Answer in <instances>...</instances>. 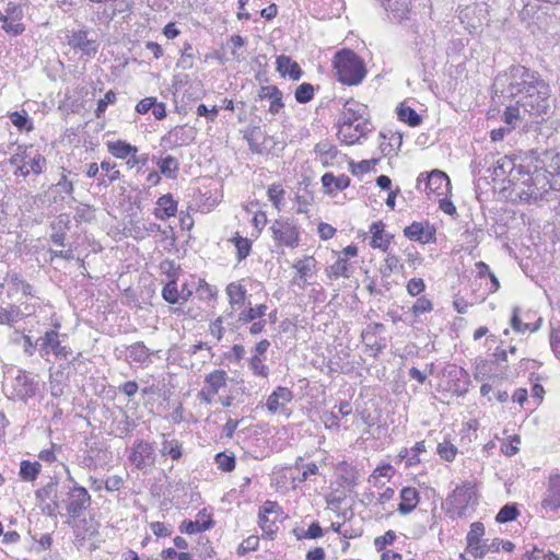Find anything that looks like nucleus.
Segmentation results:
<instances>
[{
	"mask_svg": "<svg viewBox=\"0 0 560 560\" xmlns=\"http://www.w3.org/2000/svg\"><path fill=\"white\" fill-rule=\"evenodd\" d=\"M535 84L544 89V80L540 79L539 74L524 66L516 65L499 73L495 77L493 88L495 93L514 98L522 94L526 86L535 88Z\"/></svg>",
	"mask_w": 560,
	"mask_h": 560,
	"instance_id": "nucleus-1",
	"label": "nucleus"
},
{
	"mask_svg": "<svg viewBox=\"0 0 560 560\" xmlns=\"http://www.w3.org/2000/svg\"><path fill=\"white\" fill-rule=\"evenodd\" d=\"M334 68L338 81L346 85H358L366 75L363 60L350 49L340 50L335 55Z\"/></svg>",
	"mask_w": 560,
	"mask_h": 560,
	"instance_id": "nucleus-2",
	"label": "nucleus"
},
{
	"mask_svg": "<svg viewBox=\"0 0 560 560\" xmlns=\"http://www.w3.org/2000/svg\"><path fill=\"white\" fill-rule=\"evenodd\" d=\"M476 501L477 497L470 483L456 487L446 500L448 505L447 514L452 518L462 517L465 515L466 509Z\"/></svg>",
	"mask_w": 560,
	"mask_h": 560,
	"instance_id": "nucleus-3",
	"label": "nucleus"
},
{
	"mask_svg": "<svg viewBox=\"0 0 560 560\" xmlns=\"http://www.w3.org/2000/svg\"><path fill=\"white\" fill-rule=\"evenodd\" d=\"M272 238L279 244L290 248L299 245L300 233L298 226L289 219L279 218L270 226Z\"/></svg>",
	"mask_w": 560,
	"mask_h": 560,
	"instance_id": "nucleus-4",
	"label": "nucleus"
},
{
	"mask_svg": "<svg viewBox=\"0 0 560 560\" xmlns=\"http://www.w3.org/2000/svg\"><path fill=\"white\" fill-rule=\"evenodd\" d=\"M538 93L537 94H527L520 96L516 101V104L523 108L524 112L528 113L533 116H540L545 114L549 107L548 104V95H549V86L544 81V89L534 85Z\"/></svg>",
	"mask_w": 560,
	"mask_h": 560,
	"instance_id": "nucleus-5",
	"label": "nucleus"
},
{
	"mask_svg": "<svg viewBox=\"0 0 560 560\" xmlns=\"http://www.w3.org/2000/svg\"><path fill=\"white\" fill-rule=\"evenodd\" d=\"M62 503L70 517L80 518L91 505V495L84 487L73 486L67 492V498L62 500Z\"/></svg>",
	"mask_w": 560,
	"mask_h": 560,
	"instance_id": "nucleus-6",
	"label": "nucleus"
},
{
	"mask_svg": "<svg viewBox=\"0 0 560 560\" xmlns=\"http://www.w3.org/2000/svg\"><path fill=\"white\" fill-rule=\"evenodd\" d=\"M156 455L153 445L144 440H137L131 447L128 460L138 470H147L155 463Z\"/></svg>",
	"mask_w": 560,
	"mask_h": 560,
	"instance_id": "nucleus-7",
	"label": "nucleus"
},
{
	"mask_svg": "<svg viewBox=\"0 0 560 560\" xmlns=\"http://www.w3.org/2000/svg\"><path fill=\"white\" fill-rule=\"evenodd\" d=\"M36 345H38L42 358H45L50 352L60 359H67L68 355L71 354V349L61 345L57 330L46 331L44 336L36 340Z\"/></svg>",
	"mask_w": 560,
	"mask_h": 560,
	"instance_id": "nucleus-8",
	"label": "nucleus"
},
{
	"mask_svg": "<svg viewBox=\"0 0 560 560\" xmlns=\"http://www.w3.org/2000/svg\"><path fill=\"white\" fill-rule=\"evenodd\" d=\"M422 176L423 174L418 177L417 189H421V185L423 183L424 190L428 194L435 192L440 196L450 190L451 182L444 172L440 170H433L425 176L424 179H422Z\"/></svg>",
	"mask_w": 560,
	"mask_h": 560,
	"instance_id": "nucleus-9",
	"label": "nucleus"
},
{
	"mask_svg": "<svg viewBox=\"0 0 560 560\" xmlns=\"http://www.w3.org/2000/svg\"><path fill=\"white\" fill-rule=\"evenodd\" d=\"M368 106L361 104L354 100H348L343 104L342 112L338 118V125L355 126L358 122H364L368 125Z\"/></svg>",
	"mask_w": 560,
	"mask_h": 560,
	"instance_id": "nucleus-10",
	"label": "nucleus"
},
{
	"mask_svg": "<svg viewBox=\"0 0 560 560\" xmlns=\"http://www.w3.org/2000/svg\"><path fill=\"white\" fill-rule=\"evenodd\" d=\"M196 130L192 127L176 126L165 135L161 142L170 149H175L183 145H188L196 139Z\"/></svg>",
	"mask_w": 560,
	"mask_h": 560,
	"instance_id": "nucleus-11",
	"label": "nucleus"
},
{
	"mask_svg": "<svg viewBox=\"0 0 560 560\" xmlns=\"http://www.w3.org/2000/svg\"><path fill=\"white\" fill-rule=\"evenodd\" d=\"M529 153L532 160L536 163L534 165L533 174L536 175L537 179L541 170L552 172L560 171V152L553 153L547 150L542 152H539L538 150H532Z\"/></svg>",
	"mask_w": 560,
	"mask_h": 560,
	"instance_id": "nucleus-12",
	"label": "nucleus"
},
{
	"mask_svg": "<svg viewBox=\"0 0 560 560\" xmlns=\"http://www.w3.org/2000/svg\"><path fill=\"white\" fill-rule=\"evenodd\" d=\"M404 235L410 241L428 244L435 241V229L429 222H412L404 229Z\"/></svg>",
	"mask_w": 560,
	"mask_h": 560,
	"instance_id": "nucleus-13",
	"label": "nucleus"
},
{
	"mask_svg": "<svg viewBox=\"0 0 560 560\" xmlns=\"http://www.w3.org/2000/svg\"><path fill=\"white\" fill-rule=\"evenodd\" d=\"M213 526V521L209 514L206 513V510H201L197 514V520H185L182 522L179 526V530L186 534H198L205 530L210 529Z\"/></svg>",
	"mask_w": 560,
	"mask_h": 560,
	"instance_id": "nucleus-14",
	"label": "nucleus"
},
{
	"mask_svg": "<svg viewBox=\"0 0 560 560\" xmlns=\"http://www.w3.org/2000/svg\"><path fill=\"white\" fill-rule=\"evenodd\" d=\"M293 399V393L283 386H278L267 398L266 407L269 412L277 413L284 409L285 404Z\"/></svg>",
	"mask_w": 560,
	"mask_h": 560,
	"instance_id": "nucleus-15",
	"label": "nucleus"
},
{
	"mask_svg": "<svg viewBox=\"0 0 560 560\" xmlns=\"http://www.w3.org/2000/svg\"><path fill=\"white\" fill-rule=\"evenodd\" d=\"M542 509L556 511L560 508V476L553 475L549 478L548 489L544 500Z\"/></svg>",
	"mask_w": 560,
	"mask_h": 560,
	"instance_id": "nucleus-16",
	"label": "nucleus"
},
{
	"mask_svg": "<svg viewBox=\"0 0 560 560\" xmlns=\"http://www.w3.org/2000/svg\"><path fill=\"white\" fill-rule=\"evenodd\" d=\"M384 228L385 224L382 221H376L372 223V225L370 226V232L372 234L370 245L373 248H380L383 252H387L394 235L385 233Z\"/></svg>",
	"mask_w": 560,
	"mask_h": 560,
	"instance_id": "nucleus-17",
	"label": "nucleus"
},
{
	"mask_svg": "<svg viewBox=\"0 0 560 560\" xmlns=\"http://www.w3.org/2000/svg\"><path fill=\"white\" fill-rule=\"evenodd\" d=\"M89 32L81 30L73 32L69 39V45L74 49H80L88 56H94L97 51V45L95 40L88 38Z\"/></svg>",
	"mask_w": 560,
	"mask_h": 560,
	"instance_id": "nucleus-18",
	"label": "nucleus"
},
{
	"mask_svg": "<svg viewBox=\"0 0 560 560\" xmlns=\"http://www.w3.org/2000/svg\"><path fill=\"white\" fill-rule=\"evenodd\" d=\"M258 97L260 100L268 98L271 103L269 112L278 114L283 107L282 92L276 85H265L259 89Z\"/></svg>",
	"mask_w": 560,
	"mask_h": 560,
	"instance_id": "nucleus-19",
	"label": "nucleus"
},
{
	"mask_svg": "<svg viewBox=\"0 0 560 560\" xmlns=\"http://www.w3.org/2000/svg\"><path fill=\"white\" fill-rule=\"evenodd\" d=\"M100 524L92 517L80 518L73 526V534L78 540L90 539L97 535Z\"/></svg>",
	"mask_w": 560,
	"mask_h": 560,
	"instance_id": "nucleus-20",
	"label": "nucleus"
},
{
	"mask_svg": "<svg viewBox=\"0 0 560 560\" xmlns=\"http://www.w3.org/2000/svg\"><path fill=\"white\" fill-rule=\"evenodd\" d=\"M400 500L397 511L402 515L409 514L419 503V492L416 488L405 487L400 491Z\"/></svg>",
	"mask_w": 560,
	"mask_h": 560,
	"instance_id": "nucleus-21",
	"label": "nucleus"
},
{
	"mask_svg": "<svg viewBox=\"0 0 560 560\" xmlns=\"http://www.w3.org/2000/svg\"><path fill=\"white\" fill-rule=\"evenodd\" d=\"M277 71L282 75H289L292 80H300L303 71L300 66L285 55L277 57Z\"/></svg>",
	"mask_w": 560,
	"mask_h": 560,
	"instance_id": "nucleus-22",
	"label": "nucleus"
},
{
	"mask_svg": "<svg viewBox=\"0 0 560 560\" xmlns=\"http://www.w3.org/2000/svg\"><path fill=\"white\" fill-rule=\"evenodd\" d=\"M156 205L158 207L154 209L153 214L161 220L175 215L177 211V201L171 194L161 196Z\"/></svg>",
	"mask_w": 560,
	"mask_h": 560,
	"instance_id": "nucleus-23",
	"label": "nucleus"
},
{
	"mask_svg": "<svg viewBox=\"0 0 560 560\" xmlns=\"http://www.w3.org/2000/svg\"><path fill=\"white\" fill-rule=\"evenodd\" d=\"M383 7L398 22L408 19L410 13V0H382Z\"/></svg>",
	"mask_w": 560,
	"mask_h": 560,
	"instance_id": "nucleus-24",
	"label": "nucleus"
},
{
	"mask_svg": "<svg viewBox=\"0 0 560 560\" xmlns=\"http://www.w3.org/2000/svg\"><path fill=\"white\" fill-rule=\"evenodd\" d=\"M322 184L326 192L332 195L335 191L343 190L349 187L350 178L345 174L335 176L332 173H325L322 176Z\"/></svg>",
	"mask_w": 560,
	"mask_h": 560,
	"instance_id": "nucleus-25",
	"label": "nucleus"
},
{
	"mask_svg": "<svg viewBox=\"0 0 560 560\" xmlns=\"http://www.w3.org/2000/svg\"><path fill=\"white\" fill-rule=\"evenodd\" d=\"M338 136L341 139L342 142L347 144H352L355 141L359 140V138L364 135L366 128H365V121L364 122H358L355 126H343L338 125Z\"/></svg>",
	"mask_w": 560,
	"mask_h": 560,
	"instance_id": "nucleus-26",
	"label": "nucleus"
},
{
	"mask_svg": "<svg viewBox=\"0 0 560 560\" xmlns=\"http://www.w3.org/2000/svg\"><path fill=\"white\" fill-rule=\"evenodd\" d=\"M228 373L224 370H214L205 377V384L209 389V395H217L219 390L226 386Z\"/></svg>",
	"mask_w": 560,
	"mask_h": 560,
	"instance_id": "nucleus-27",
	"label": "nucleus"
},
{
	"mask_svg": "<svg viewBox=\"0 0 560 560\" xmlns=\"http://www.w3.org/2000/svg\"><path fill=\"white\" fill-rule=\"evenodd\" d=\"M127 359L130 362L147 364L150 362L152 352L144 346L143 342L138 341L127 348Z\"/></svg>",
	"mask_w": 560,
	"mask_h": 560,
	"instance_id": "nucleus-28",
	"label": "nucleus"
},
{
	"mask_svg": "<svg viewBox=\"0 0 560 560\" xmlns=\"http://www.w3.org/2000/svg\"><path fill=\"white\" fill-rule=\"evenodd\" d=\"M4 281L9 282L14 290H21L26 296H35L34 288L16 272H8Z\"/></svg>",
	"mask_w": 560,
	"mask_h": 560,
	"instance_id": "nucleus-29",
	"label": "nucleus"
},
{
	"mask_svg": "<svg viewBox=\"0 0 560 560\" xmlns=\"http://www.w3.org/2000/svg\"><path fill=\"white\" fill-rule=\"evenodd\" d=\"M514 171H516L517 174H522L523 165L516 167L510 158L503 156L497 161V166L494 167L493 174L495 177H504L508 174L513 175Z\"/></svg>",
	"mask_w": 560,
	"mask_h": 560,
	"instance_id": "nucleus-30",
	"label": "nucleus"
},
{
	"mask_svg": "<svg viewBox=\"0 0 560 560\" xmlns=\"http://www.w3.org/2000/svg\"><path fill=\"white\" fill-rule=\"evenodd\" d=\"M108 151L117 159H126L131 153H137L138 148L127 143L125 141L118 140L115 142L107 143Z\"/></svg>",
	"mask_w": 560,
	"mask_h": 560,
	"instance_id": "nucleus-31",
	"label": "nucleus"
},
{
	"mask_svg": "<svg viewBox=\"0 0 560 560\" xmlns=\"http://www.w3.org/2000/svg\"><path fill=\"white\" fill-rule=\"evenodd\" d=\"M485 534V526L480 522H475L470 525V530L467 534V544L470 552L478 551L479 542Z\"/></svg>",
	"mask_w": 560,
	"mask_h": 560,
	"instance_id": "nucleus-32",
	"label": "nucleus"
},
{
	"mask_svg": "<svg viewBox=\"0 0 560 560\" xmlns=\"http://www.w3.org/2000/svg\"><path fill=\"white\" fill-rule=\"evenodd\" d=\"M22 315L20 307L14 304H10L8 307L0 306V325L13 326Z\"/></svg>",
	"mask_w": 560,
	"mask_h": 560,
	"instance_id": "nucleus-33",
	"label": "nucleus"
},
{
	"mask_svg": "<svg viewBox=\"0 0 560 560\" xmlns=\"http://www.w3.org/2000/svg\"><path fill=\"white\" fill-rule=\"evenodd\" d=\"M520 312H521V310L518 306H515L513 308L512 317L510 320V325L513 328V330L516 332H522V334L527 330L536 331L539 328L541 319L539 318L538 322L534 325L523 323L520 318Z\"/></svg>",
	"mask_w": 560,
	"mask_h": 560,
	"instance_id": "nucleus-34",
	"label": "nucleus"
},
{
	"mask_svg": "<svg viewBox=\"0 0 560 560\" xmlns=\"http://www.w3.org/2000/svg\"><path fill=\"white\" fill-rule=\"evenodd\" d=\"M159 170L167 178H175L179 168L177 159L172 155H167L158 162Z\"/></svg>",
	"mask_w": 560,
	"mask_h": 560,
	"instance_id": "nucleus-35",
	"label": "nucleus"
},
{
	"mask_svg": "<svg viewBox=\"0 0 560 560\" xmlns=\"http://www.w3.org/2000/svg\"><path fill=\"white\" fill-rule=\"evenodd\" d=\"M397 116L399 120L411 127H417L422 121V117L413 108L404 106L402 104L397 108Z\"/></svg>",
	"mask_w": 560,
	"mask_h": 560,
	"instance_id": "nucleus-36",
	"label": "nucleus"
},
{
	"mask_svg": "<svg viewBox=\"0 0 560 560\" xmlns=\"http://www.w3.org/2000/svg\"><path fill=\"white\" fill-rule=\"evenodd\" d=\"M161 453L163 456H170L173 460H178L183 456L182 444L178 440L164 439Z\"/></svg>",
	"mask_w": 560,
	"mask_h": 560,
	"instance_id": "nucleus-37",
	"label": "nucleus"
},
{
	"mask_svg": "<svg viewBox=\"0 0 560 560\" xmlns=\"http://www.w3.org/2000/svg\"><path fill=\"white\" fill-rule=\"evenodd\" d=\"M246 290L243 285L237 283H231L226 288V294L230 300L231 306L234 308L235 306H241L245 300Z\"/></svg>",
	"mask_w": 560,
	"mask_h": 560,
	"instance_id": "nucleus-38",
	"label": "nucleus"
},
{
	"mask_svg": "<svg viewBox=\"0 0 560 560\" xmlns=\"http://www.w3.org/2000/svg\"><path fill=\"white\" fill-rule=\"evenodd\" d=\"M162 298L170 304L182 303L176 279L170 280L162 290Z\"/></svg>",
	"mask_w": 560,
	"mask_h": 560,
	"instance_id": "nucleus-39",
	"label": "nucleus"
},
{
	"mask_svg": "<svg viewBox=\"0 0 560 560\" xmlns=\"http://www.w3.org/2000/svg\"><path fill=\"white\" fill-rule=\"evenodd\" d=\"M266 312H267V305H265V304H259L255 307H249L247 310L242 311L238 314V322H241L243 324L254 322L255 319L261 318L262 316H265Z\"/></svg>",
	"mask_w": 560,
	"mask_h": 560,
	"instance_id": "nucleus-40",
	"label": "nucleus"
},
{
	"mask_svg": "<svg viewBox=\"0 0 560 560\" xmlns=\"http://www.w3.org/2000/svg\"><path fill=\"white\" fill-rule=\"evenodd\" d=\"M349 264L347 258L339 257L335 264L327 268V276L330 279H338L340 277L348 278Z\"/></svg>",
	"mask_w": 560,
	"mask_h": 560,
	"instance_id": "nucleus-41",
	"label": "nucleus"
},
{
	"mask_svg": "<svg viewBox=\"0 0 560 560\" xmlns=\"http://www.w3.org/2000/svg\"><path fill=\"white\" fill-rule=\"evenodd\" d=\"M314 151L315 153L319 154L323 163H328L329 161H332L338 154L337 148L329 143L328 141L318 142L315 145Z\"/></svg>",
	"mask_w": 560,
	"mask_h": 560,
	"instance_id": "nucleus-42",
	"label": "nucleus"
},
{
	"mask_svg": "<svg viewBox=\"0 0 560 560\" xmlns=\"http://www.w3.org/2000/svg\"><path fill=\"white\" fill-rule=\"evenodd\" d=\"M57 485L58 482L56 480H50L47 485L39 488L35 492V498L39 503H45V501L49 499H56L57 495Z\"/></svg>",
	"mask_w": 560,
	"mask_h": 560,
	"instance_id": "nucleus-43",
	"label": "nucleus"
},
{
	"mask_svg": "<svg viewBox=\"0 0 560 560\" xmlns=\"http://www.w3.org/2000/svg\"><path fill=\"white\" fill-rule=\"evenodd\" d=\"M40 470V464L23 460L20 466V476L26 481H33L37 478Z\"/></svg>",
	"mask_w": 560,
	"mask_h": 560,
	"instance_id": "nucleus-44",
	"label": "nucleus"
},
{
	"mask_svg": "<svg viewBox=\"0 0 560 560\" xmlns=\"http://www.w3.org/2000/svg\"><path fill=\"white\" fill-rule=\"evenodd\" d=\"M294 97L298 103H308L314 97V86L311 83L300 84L294 93Z\"/></svg>",
	"mask_w": 560,
	"mask_h": 560,
	"instance_id": "nucleus-45",
	"label": "nucleus"
},
{
	"mask_svg": "<svg viewBox=\"0 0 560 560\" xmlns=\"http://www.w3.org/2000/svg\"><path fill=\"white\" fill-rule=\"evenodd\" d=\"M234 245L236 247V255L238 261L245 259L252 249V241L247 237L236 236L233 238Z\"/></svg>",
	"mask_w": 560,
	"mask_h": 560,
	"instance_id": "nucleus-46",
	"label": "nucleus"
},
{
	"mask_svg": "<svg viewBox=\"0 0 560 560\" xmlns=\"http://www.w3.org/2000/svg\"><path fill=\"white\" fill-rule=\"evenodd\" d=\"M315 259L312 256L305 257L304 259H300L295 261L293 267L298 270L299 276L301 279H304V282L306 281V277L312 271V269L315 268Z\"/></svg>",
	"mask_w": 560,
	"mask_h": 560,
	"instance_id": "nucleus-47",
	"label": "nucleus"
},
{
	"mask_svg": "<svg viewBox=\"0 0 560 560\" xmlns=\"http://www.w3.org/2000/svg\"><path fill=\"white\" fill-rule=\"evenodd\" d=\"M214 462L222 471H232L235 468V456L221 452L215 455Z\"/></svg>",
	"mask_w": 560,
	"mask_h": 560,
	"instance_id": "nucleus-48",
	"label": "nucleus"
},
{
	"mask_svg": "<svg viewBox=\"0 0 560 560\" xmlns=\"http://www.w3.org/2000/svg\"><path fill=\"white\" fill-rule=\"evenodd\" d=\"M518 515L515 504H505L495 516L498 523H508L514 521Z\"/></svg>",
	"mask_w": 560,
	"mask_h": 560,
	"instance_id": "nucleus-49",
	"label": "nucleus"
},
{
	"mask_svg": "<svg viewBox=\"0 0 560 560\" xmlns=\"http://www.w3.org/2000/svg\"><path fill=\"white\" fill-rule=\"evenodd\" d=\"M11 122L19 128L20 130L31 131L33 129V124L31 122L27 114L14 112L10 115Z\"/></svg>",
	"mask_w": 560,
	"mask_h": 560,
	"instance_id": "nucleus-50",
	"label": "nucleus"
},
{
	"mask_svg": "<svg viewBox=\"0 0 560 560\" xmlns=\"http://www.w3.org/2000/svg\"><path fill=\"white\" fill-rule=\"evenodd\" d=\"M433 310V303L425 296L418 298L417 301L410 308V312L415 316H419L424 313H429Z\"/></svg>",
	"mask_w": 560,
	"mask_h": 560,
	"instance_id": "nucleus-51",
	"label": "nucleus"
},
{
	"mask_svg": "<svg viewBox=\"0 0 560 560\" xmlns=\"http://www.w3.org/2000/svg\"><path fill=\"white\" fill-rule=\"evenodd\" d=\"M252 372L261 377H267L269 374V368L262 363V360L258 354H254L248 362Z\"/></svg>",
	"mask_w": 560,
	"mask_h": 560,
	"instance_id": "nucleus-52",
	"label": "nucleus"
},
{
	"mask_svg": "<svg viewBox=\"0 0 560 560\" xmlns=\"http://www.w3.org/2000/svg\"><path fill=\"white\" fill-rule=\"evenodd\" d=\"M269 200L273 203V206L280 210L282 205V199L284 195V190L281 185L272 184L268 187L267 191Z\"/></svg>",
	"mask_w": 560,
	"mask_h": 560,
	"instance_id": "nucleus-53",
	"label": "nucleus"
},
{
	"mask_svg": "<svg viewBox=\"0 0 560 560\" xmlns=\"http://www.w3.org/2000/svg\"><path fill=\"white\" fill-rule=\"evenodd\" d=\"M450 374H454V376L457 377V381L459 383H463V385L458 384L456 385L455 392L459 394H465L468 390V384H469V375L464 369H454L450 372Z\"/></svg>",
	"mask_w": 560,
	"mask_h": 560,
	"instance_id": "nucleus-54",
	"label": "nucleus"
},
{
	"mask_svg": "<svg viewBox=\"0 0 560 560\" xmlns=\"http://www.w3.org/2000/svg\"><path fill=\"white\" fill-rule=\"evenodd\" d=\"M398 265L399 258L393 254H387L384 265L380 268V272L383 277H389L397 269Z\"/></svg>",
	"mask_w": 560,
	"mask_h": 560,
	"instance_id": "nucleus-55",
	"label": "nucleus"
},
{
	"mask_svg": "<svg viewBox=\"0 0 560 560\" xmlns=\"http://www.w3.org/2000/svg\"><path fill=\"white\" fill-rule=\"evenodd\" d=\"M438 453L443 459L452 462L457 454V448L452 443L444 442L438 445Z\"/></svg>",
	"mask_w": 560,
	"mask_h": 560,
	"instance_id": "nucleus-56",
	"label": "nucleus"
},
{
	"mask_svg": "<svg viewBox=\"0 0 560 560\" xmlns=\"http://www.w3.org/2000/svg\"><path fill=\"white\" fill-rule=\"evenodd\" d=\"M4 15L8 16V20L21 21L24 16V12L19 3L10 1L7 3Z\"/></svg>",
	"mask_w": 560,
	"mask_h": 560,
	"instance_id": "nucleus-57",
	"label": "nucleus"
},
{
	"mask_svg": "<svg viewBox=\"0 0 560 560\" xmlns=\"http://www.w3.org/2000/svg\"><path fill=\"white\" fill-rule=\"evenodd\" d=\"M2 30L11 36H19L24 33L25 25L20 21L11 20V22H9L8 20L7 22H3Z\"/></svg>",
	"mask_w": 560,
	"mask_h": 560,
	"instance_id": "nucleus-58",
	"label": "nucleus"
},
{
	"mask_svg": "<svg viewBox=\"0 0 560 560\" xmlns=\"http://www.w3.org/2000/svg\"><path fill=\"white\" fill-rule=\"evenodd\" d=\"M116 101V94L113 91H108L103 98L97 102L95 115L101 117L109 104H114Z\"/></svg>",
	"mask_w": 560,
	"mask_h": 560,
	"instance_id": "nucleus-59",
	"label": "nucleus"
},
{
	"mask_svg": "<svg viewBox=\"0 0 560 560\" xmlns=\"http://www.w3.org/2000/svg\"><path fill=\"white\" fill-rule=\"evenodd\" d=\"M522 107L516 104V106H508L503 113V120L506 125L514 128V121L520 118V109Z\"/></svg>",
	"mask_w": 560,
	"mask_h": 560,
	"instance_id": "nucleus-60",
	"label": "nucleus"
},
{
	"mask_svg": "<svg viewBox=\"0 0 560 560\" xmlns=\"http://www.w3.org/2000/svg\"><path fill=\"white\" fill-rule=\"evenodd\" d=\"M425 289L424 281L421 278H412L407 283V292L411 296H417Z\"/></svg>",
	"mask_w": 560,
	"mask_h": 560,
	"instance_id": "nucleus-61",
	"label": "nucleus"
},
{
	"mask_svg": "<svg viewBox=\"0 0 560 560\" xmlns=\"http://www.w3.org/2000/svg\"><path fill=\"white\" fill-rule=\"evenodd\" d=\"M376 160H363L359 163L350 162L351 172L354 175L368 173L372 164H376Z\"/></svg>",
	"mask_w": 560,
	"mask_h": 560,
	"instance_id": "nucleus-62",
	"label": "nucleus"
},
{
	"mask_svg": "<svg viewBox=\"0 0 560 560\" xmlns=\"http://www.w3.org/2000/svg\"><path fill=\"white\" fill-rule=\"evenodd\" d=\"M550 346L557 357H560V323L551 329Z\"/></svg>",
	"mask_w": 560,
	"mask_h": 560,
	"instance_id": "nucleus-63",
	"label": "nucleus"
},
{
	"mask_svg": "<svg viewBox=\"0 0 560 560\" xmlns=\"http://www.w3.org/2000/svg\"><path fill=\"white\" fill-rule=\"evenodd\" d=\"M528 560H559L553 552H545L544 550L535 548L529 555Z\"/></svg>",
	"mask_w": 560,
	"mask_h": 560,
	"instance_id": "nucleus-64",
	"label": "nucleus"
}]
</instances>
